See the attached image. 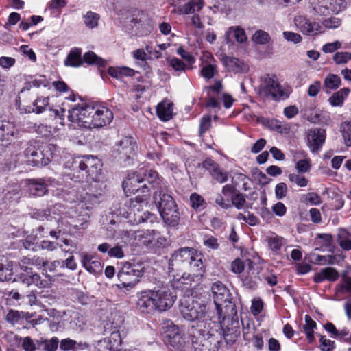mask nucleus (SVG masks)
<instances>
[{"mask_svg": "<svg viewBox=\"0 0 351 351\" xmlns=\"http://www.w3.org/2000/svg\"><path fill=\"white\" fill-rule=\"evenodd\" d=\"M203 256L193 247L176 250L169 261V274L181 283H199L205 273Z\"/></svg>", "mask_w": 351, "mask_h": 351, "instance_id": "1", "label": "nucleus"}, {"mask_svg": "<svg viewBox=\"0 0 351 351\" xmlns=\"http://www.w3.org/2000/svg\"><path fill=\"white\" fill-rule=\"evenodd\" d=\"M66 166L71 169L77 178L86 180V182L97 181L101 171L99 160L93 156H83L72 158L67 162Z\"/></svg>", "mask_w": 351, "mask_h": 351, "instance_id": "2", "label": "nucleus"}, {"mask_svg": "<svg viewBox=\"0 0 351 351\" xmlns=\"http://www.w3.org/2000/svg\"><path fill=\"white\" fill-rule=\"evenodd\" d=\"M154 199L164 222L169 226H177L180 221V215L174 199L166 189L155 191Z\"/></svg>", "mask_w": 351, "mask_h": 351, "instance_id": "3", "label": "nucleus"}, {"mask_svg": "<svg viewBox=\"0 0 351 351\" xmlns=\"http://www.w3.org/2000/svg\"><path fill=\"white\" fill-rule=\"evenodd\" d=\"M143 274L144 268L141 265L125 262L118 271L119 283L117 284V287L119 289L130 290L139 282Z\"/></svg>", "mask_w": 351, "mask_h": 351, "instance_id": "4", "label": "nucleus"}, {"mask_svg": "<svg viewBox=\"0 0 351 351\" xmlns=\"http://www.w3.org/2000/svg\"><path fill=\"white\" fill-rule=\"evenodd\" d=\"M57 151V147L53 144L42 145L36 148L35 146H29L25 149V156L27 161L33 166L43 167L48 165Z\"/></svg>", "mask_w": 351, "mask_h": 351, "instance_id": "5", "label": "nucleus"}, {"mask_svg": "<svg viewBox=\"0 0 351 351\" xmlns=\"http://www.w3.org/2000/svg\"><path fill=\"white\" fill-rule=\"evenodd\" d=\"M123 189L127 195H128V193H142V195H138L135 198L136 203L143 202L149 195V190L147 184L143 183V178L140 171L138 173H133L129 174L128 178L123 182Z\"/></svg>", "mask_w": 351, "mask_h": 351, "instance_id": "6", "label": "nucleus"}, {"mask_svg": "<svg viewBox=\"0 0 351 351\" xmlns=\"http://www.w3.org/2000/svg\"><path fill=\"white\" fill-rule=\"evenodd\" d=\"M206 304L201 300L186 298L180 301V311L189 321L202 319L206 317Z\"/></svg>", "mask_w": 351, "mask_h": 351, "instance_id": "7", "label": "nucleus"}, {"mask_svg": "<svg viewBox=\"0 0 351 351\" xmlns=\"http://www.w3.org/2000/svg\"><path fill=\"white\" fill-rule=\"evenodd\" d=\"M154 290L158 306V312L162 313L170 309L176 298L174 285L171 281Z\"/></svg>", "mask_w": 351, "mask_h": 351, "instance_id": "8", "label": "nucleus"}, {"mask_svg": "<svg viewBox=\"0 0 351 351\" xmlns=\"http://www.w3.org/2000/svg\"><path fill=\"white\" fill-rule=\"evenodd\" d=\"M221 325L225 341L228 344L234 343L241 334L237 311L236 310L235 315L230 312L224 313Z\"/></svg>", "mask_w": 351, "mask_h": 351, "instance_id": "9", "label": "nucleus"}, {"mask_svg": "<svg viewBox=\"0 0 351 351\" xmlns=\"http://www.w3.org/2000/svg\"><path fill=\"white\" fill-rule=\"evenodd\" d=\"M215 304L224 307V313L236 314V306L231 301L230 293L226 286L220 281L214 282L211 287Z\"/></svg>", "mask_w": 351, "mask_h": 351, "instance_id": "10", "label": "nucleus"}, {"mask_svg": "<svg viewBox=\"0 0 351 351\" xmlns=\"http://www.w3.org/2000/svg\"><path fill=\"white\" fill-rule=\"evenodd\" d=\"M93 105L82 104L72 107L69 111L70 121L77 123L79 126L91 129Z\"/></svg>", "mask_w": 351, "mask_h": 351, "instance_id": "11", "label": "nucleus"}, {"mask_svg": "<svg viewBox=\"0 0 351 351\" xmlns=\"http://www.w3.org/2000/svg\"><path fill=\"white\" fill-rule=\"evenodd\" d=\"M260 93L265 97H271L273 99H285L287 95L283 88L274 76L267 75L260 86Z\"/></svg>", "mask_w": 351, "mask_h": 351, "instance_id": "12", "label": "nucleus"}, {"mask_svg": "<svg viewBox=\"0 0 351 351\" xmlns=\"http://www.w3.org/2000/svg\"><path fill=\"white\" fill-rule=\"evenodd\" d=\"M92 128H99L108 125L113 119L112 112L101 105H93Z\"/></svg>", "mask_w": 351, "mask_h": 351, "instance_id": "13", "label": "nucleus"}, {"mask_svg": "<svg viewBox=\"0 0 351 351\" xmlns=\"http://www.w3.org/2000/svg\"><path fill=\"white\" fill-rule=\"evenodd\" d=\"M154 289H147L139 293L136 306L144 313L158 312V306Z\"/></svg>", "mask_w": 351, "mask_h": 351, "instance_id": "14", "label": "nucleus"}, {"mask_svg": "<svg viewBox=\"0 0 351 351\" xmlns=\"http://www.w3.org/2000/svg\"><path fill=\"white\" fill-rule=\"evenodd\" d=\"M346 7L343 0H317L313 6L315 13L318 15H328L338 13Z\"/></svg>", "mask_w": 351, "mask_h": 351, "instance_id": "15", "label": "nucleus"}, {"mask_svg": "<svg viewBox=\"0 0 351 351\" xmlns=\"http://www.w3.org/2000/svg\"><path fill=\"white\" fill-rule=\"evenodd\" d=\"M22 270L23 272L19 274V278L23 285L29 286L30 285H35L40 288H45L50 286L51 281L49 279H41L40 276L34 273L32 269L28 267V266H22Z\"/></svg>", "mask_w": 351, "mask_h": 351, "instance_id": "16", "label": "nucleus"}, {"mask_svg": "<svg viewBox=\"0 0 351 351\" xmlns=\"http://www.w3.org/2000/svg\"><path fill=\"white\" fill-rule=\"evenodd\" d=\"M326 130L322 128H314L308 130L306 135V143L311 152L317 153L325 143Z\"/></svg>", "mask_w": 351, "mask_h": 351, "instance_id": "17", "label": "nucleus"}, {"mask_svg": "<svg viewBox=\"0 0 351 351\" xmlns=\"http://www.w3.org/2000/svg\"><path fill=\"white\" fill-rule=\"evenodd\" d=\"M197 336L194 335L192 344L195 351H214L213 343L215 341V335L210 331H198Z\"/></svg>", "mask_w": 351, "mask_h": 351, "instance_id": "18", "label": "nucleus"}, {"mask_svg": "<svg viewBox=\"0 0 351 351\" xmlns=\"http://www.w3.org/2000/svg\"><path fill=\"white\" fill-rule=\"evenodd\" d=\"M294 22L297 27L304 34L314 36L323 33V27L316 22H311L303 16L295 17Z\"/></svg>", "mask_w": 351, "mask_h": 351, "instance_id": "19", "label": "nucleus"}, {"mask_svg": "<svg viewBox=\"0 0 351 351\" xmlns=\"http://www.w3.org/2000/svg\"><path fill=\"white\" fill-rule=\"evenodd\" d=\"M117 152L119 159L126 160L131 158L136 153V142L134 138L125 136L120 140Z\"/></svg>", "mask_w": 351, "mask_h": 351, "instance_id": "20", "label": "nucleus"}, {"mask_svg": "<svg viewBox=\"0 0 351 351\" xmlns=\"http://www.w3.org/2000/svg\"><path fill=\"white\" fill-rule=\"evenodd\" d=\"M221 62L229 72L234 73H244L249 70L248 66L241 60L232 56L221 55Z\"/></svg>", "mask_w": 351, "mask_h": 351, "instance_id": "21", "label": "nucleus"}, {"mask_svg": "<svg viewBox=\"0 0 351 351\" xmlns=\"http://www.w3.org/2000/svg\"><path fill=\"white\" fill-rule=\"evenodd\" d=\"M121 344V338L118 330L112 331L110 335L98 341V351H118Z\"/></svg>", "mask_w": 351, "mask_h": 351, "instance_id": "22", "label": "nucleus"}, {"mask_svg": "<svg viewBox=\"0 0 351 351\" xmlns=\"http://www.w3.org/2000/svg\"><path fill=\"white\" fill-rule=\"evenodd\" d=\"M25 184L32 195L41 197L47 191V184L43 179H29Z\"/></svg>", "mask_w": 351, "mask_h": 351, "instance_id": "23", "label": "nucleus"}, {"mask_svg": "<svg viewBox=\"0 0 351 351\" xmlns=\"http://www.w3.org/2000/svg\"><path fill=\"white\" fill-rule=\"evenodd\" d=\"M206 317L204 320L213 321V322H221V318L224 316V307L221 305H217L214 302H210L206 304Z\"/></svg>", "mask_w": 351, "mask_h": 351, "instance_id": "24", "label": "nucleus"}, {"mask_svg": "<svg viewBox=\"0 0 351 351\" xmlns=\"http://www.w3.org/2000/svg\"><path fill=\"white\" fill-rule=\"evenodd\" d=\"M204 7L203 0H190L182 6L174 8L173 12L180 15L194 14Z\"/></svg>", "mask_w": 351, "mask_h": 351, "instance_id": "25", "label": "nucleus"}, {"mask_svg": "<svg viewBox=\"0 0 351 351\" xmlns=\"http://www.w3.org/2000/svg\"><path fill=\"white\" fill-rule=\"evenodd\" d=\"M141 176L143 178V182H147L149 184L157 191L163 188V181L158 173L152 169L149 170H140Z\"/></svg>", "mask_w": 351, "mask_h": 351, "instance_id": "26", "label": "nucleus"}, {"mask_svg": "<svg viewBox=\"0 0 351 351\" xmlns=\"http://www.w3.org/2000/svg\"><path fill=\"white\" fill-rule=\"evenodd\" d=\"M82 263L84 267L90 273L98 274L102 271L101 263L91 255L82 254Z\"/></svg>", "mask_w": 351, "mask_h": 351, "instance_id": "27", "label": "nucleus"}, {"mask_svg": "<svg viewBox=\"0 0 351 351\" xmlns=\"http://www.w3.org/2000/svg\"><path fill=\"white\" fill-rule=\"evenodd\" d=\"M339 277V272L335 268L325 267L315 274L313 277V281L316 283L322 282L324 280L334 282Z\"/></svg>", "mask_w": 351, "mask_h": 351, "instance_id": "28", "label": "nucleus"}, {"mask_svg": "<svg viewBox=\"0 0 351 351\" xmlns=\"http://www.w3.org/2000/svg\"><path fill=\"white\" fill-rule=\"evenodd\" d=\"M346 292L351 293V276H348L347 271H343L341 274V282L335 289V300H341V295Z\"/></svg>", "mask_w": 351, "mask_h": 351, "instance_id": "29", "label": "nucleus"}, {"mask_svg": "<svg viewBox=\"0 0 351 351\" xmlns=\"http://www.w3.org/2000/svg\"><path fill=\"white\" fill-rule=\"evenodd\" d=\"M258 280H261V278L258 276V272L254 269L247 271L242 279L243 285L249 289H255Z\"/></svg>", "mask_w": 351, "mask_h": 351, "instance_id": "30", "label": "nucleus"}, {"mask_svg": "<svg viewBox=\"0 0 351 351\" xmlns=\"http://www.w3.org/2000/svg\"><path fill=\"white\" fill-rule=\"evenodd\" d=\"M15 128L12 123L7 121H0V142H7L14 136Z\"/></svg>", "mask_w": 351, "mask_h": 351, "instance_id": "31", "label": "nucleus"}, {"mask_svg": "<svg viewBox=\"0 0 351 351\" xmlns=\"http://www.w3.org/2000/svg\"><path fill=\"white\" fill-rule=\"evenodd\" d=\"M12 274V263L4 256H0V280H10Z\"/></svg>", "mask_w": 351, "mask_h": 351, "instance_id": "32", "label": "nucleus"}, {"mask_svg": "<svg viewBox=\"0 0 351 351\" xmlns=\"http://www.w3.org/2000/svg\"><path fill=\"white\" fill-rule=\"evenodd\" d=\"M173 104L167 101L160 103L156 109L157 114L163 121H168L172 117Z\"/></svg>", "mask_w": 351, "mask_h": 351, "instance_id": "33", "label": "nucleus"}, {"mask_svg": "<svg viewBox=\"0 0 351 351\" xmlns=\"http://www.w3.org/2000/svg\"><path fill=\"white\" fill-rule=\"evenodd\" d=\"M167 343L176 351H186V349L190 347V343L185 341L181 332L173 337L172 339Z\"/></svg>", "mask_w": 351, "mask_h": 351, "instance_id": "34", "label": "nucleus"}, {"mask_svg": "<svg viewBox=\"0 0 351 351\" xmlns=\"http://www.w3.org/2000/svg\"><path fill=\"white\" fill-rule=\"evenodd\" d=\"M82 51L80 49H75L70 51L66 60L64 64L73 67H77L82 64L83 60L81 56Z\"/></svg>", "mask_w": 351, "mask_h": 351, "instance_id": "35", "label": "nucleus"}, {"mask_svg": "<svg viewBox=\"0 0 351 351\" xmlns=\"http://www.w3.org/2000/svg\"><path fill=\"white\" fill-rule=\"evenodd\" d=\"M264 124L269 130L279 133L287 134L290 129L287 123L274 119L265 121Z\"/></svg>", "mask_w": 351, "mask_h": 351, "instance_id": "36", "label": "nucleus"}, {"mask_svg": "<svg viewBox=\"0 0 351 351\" xmlns=\"http://www.w3.org/2000/svg\"><path fill=\"white\" fill-rule=\"evenodd\" d=\"M162 332L164 339L166 342L172 339L173 337L176 336L180 332L178 327L175 325L171 321L167 320L162 324Z\"/></svg>", "mask_w": 351, "mask_h": 351, "instance_id": "37", "label": "nucleus"}, {"mask_svg": "<svg viewBox=\"0 0 351 351\" xmlns=\"http://www.w3.org/2000/svg\"><path fill=\"white\" fill-rule=\"evenodd\" d=\"M350 91L348 88H343L339 91L335 92L328 99L330 104L332 106H342L344 99L348 96Z\"/></svg>", "mask_w": 351, "mask_h": 351, "instance_id": "38", "label": "nucleus"}, {"mask_svg": "<svg viewBox=\"0 0 351 351\" xmlns=\"http://www.w3.org/2000/svg\"><path fill=\"white\" fill-rule=\"evenodd\" d=\"M232 38H234L239 43H243L247 38L243 29L238 27H231L226 32V39L228 41H232Z\"/></svg>", "mask_w": 351, "mask_h": 351, "instance_id": "39", "label": "nucleus"}, {"mask_svg": "<svg viewBox=\"0 0 351 351\" xmlns=\"http://www.w3.org/2000/svg\"><path fill=\"white\" fill-rule=\"evenodd\" d=\"M305 325L303 326L304 330L306 333V338L309 341L310 343H312L315 340L314 337V329L316 328L317 324L315 321H313L311 316L308 315H305Z\"/></svg>", "mask_w": 351, "mask_h": 351, "instance_id": "40", "label": "nucleus"}, {"mask_svg": "<svg viewBox=\"0 0 351 351\" xmlns=\"http://www.w3.org/2000/svg\"><path fill=\"white\" fill-rule=\"evenodd\" d=\"M83 60L88 64H95L99 67H104L106 64V61L104 59L90 51L84 53Z\"/></svg>", "mask_w": 351, "mask_h": 351, "instance_id": "41", "label": "nucleus"}, {"mask_svg": "<svg viewBox=\"0 0 351 351\" xmlns=\"http://www.w3.org/2000/svg\"><path fill=\"white\" fill-rule=\"evenodd\" d=\"M341 78L337 75L329 74L327 75L324 82V88L329 90L338 88L341 85Z\"/></svg>", "mask_w": 351, "mask_h": 351, "instance_id": "42", "label": "nucleus"}, {"mask_svg": "<svg viewBox=\"0 0 351 351\" xmlns=\"http://www.w3.org/2000/svg\"><path fill=\"white\" fill-rule=\"evenodd\" d=\"M36 343L38 347L43 346V349L45 351H56L58 348L59 340L57 337H54L49 340H37Z\"/></svg>", "mask_w": 351, "mask_h": 351, "instance_id": "43", "label": "nucleus"}, {"mask_svg": "<svg viewBox=\"0 0 351 351\" xmlns=\"http://www.w3.org/2000/svg\"><path fill=\"white\" fill-rule=\"evenodd\" d=\"M27 313L22 311L10 310L6 315V321L12 324H15L20 319H27Z\"/></svg>", "mask_w": 351, "mask_h": 351, "instance_id": "44", "label": "nucleus"}, {"mask_svg": "<svg viewBox=\"0 0 351 351\" xmlns=\"http://www.w3.org/2000/svg\"><path fill=\"white\" fill-rule=\"evenodd\" d=\"M201 75L205 78L210 80L217 73V66L216 64L201 66Z\"/></svg>", "mask_w": 351, "mask_h": 351, "instance_id": "45", "label": "nucleus"}, {"mask_svg": "<svg viewBox=\"0 0 351 351\" xmlns=\"http://www.w3.org/2000/svg\"><path fill=\"white\" fill-rule=\"evenodd\" d=\"M169 64L175 71H185L187 69H192L193 66H189L178 58H172L168 60Z\"/></svg>", "mask_w": 351, "mask_h": 351, "instance_id": "46", "label": "nucleus"}, {"mask_svg": "<svg viewBox=\"0 0 351 351\" xmlns=\"http://www.w3.org/2000/svg\"><path fill=\"white\" fill-rule=\"evenodd\" d=\"M84 17V23L88 28L93 29L97 26L99 19L98 14L88 11Z\"/></svg>", "mask_w": 351, "mask_h": 351, "instance_id": "47", "label": "nucleus"}, {"mask_svg": "<svg viewBox=\"0 0 351 351\" xmlns=\"http://www.w3.org/2000/svg\"><path fill=\"white\" fill-rule=\"evenodd\" d=\"M49 97H38L34 103L35 108L32 109V112H36L37 114L42 113L49 105Z\"/></svg>", "mask_w": 351, "mask_h": 351, "instance_id": "48", "label": "nucleus"}, {"mask_svg": "<svg viewBox=\"0 0 351 351\" xmlns=\"http://www.w3.org/2000/svg\"><path fill=\"white\" fill-rule=\"evenodd\" d=\"M341 132L346 145L351 146V123L346 121L341 123Z\"/></svg>", "mask_w": 351, "mask_h": 351, "instance_id": "49", "label": "nucleus"}, {"mask_svg": "<svg viewBox=\"0 0 351 351\" xmlns=\"http://www.w3.org/2000/svg\"><path fill=\"white\" fill-rule=\"evenodd\" d=\"M341 25V19L337 16H332L322 21L323 29H336Z\"/></svg>", "mask_w": 351, "mask_h": 351, "instance_id": "50", "label": "nucleus"}, {"mask_svg": "<svg viewBox=\"0 0 351 351\" xmlns=\"http://www.w3.org/2000/svg\"><path fill=\"white\" fill-rule=\"evenodd\" d=\"M289 180L291 182L295 183L300 187H305L308 183V180L304 176L298 173H290Z\"/></svg>", "mask_w": 351, "mask_h": 351, "instance_id": "51", "label": "nucleus"}, {"mask_svg": "<svg viewBox=\"0 0 351 351\" xmlns=\"http://www.w3.org/2000/svg\"><path fill=\"white\" fill-rule=\"evenodd\" d=\"M177 53L186 61V64L189 66H192V65L195 62V58L193 56H192L189 52L184 50L183 47L180 46L177 49Z\"/></svg>", "mask_w": 351, "mask_h": 351, "instance_id": "52", "label": "nucleus"}, {"mask_svg": "<svg viewBox=\"0 0 351 351\" xmlns=\"http://www.w3.org/2000/svg\"><path fill=\"white\" fill-rule=\"evenodd\" d=\"M19 342L25 351H35L36 345L30 337H20Z\"/></svg>", "mask_w": 351, "mask_h": 351, "instance_id": "53", "label": "nucleus"}, {"mask_svg": "<svg viewBox=\"0 0 351 351\" xmlns=\"http://www.w3.org/2000/svg\"><path fill=\"white\" fill-rule=\"evenodd\" d=\"M253 40L258 44L264 45L269 42L270 36L267 32L258 30L254 34Z\"/></svg>", "mask_w": 351, "mask_h": 351, "instance_id": "54", "label": "nucleus"}, {"mask_svg": "<svg viewBox=\"0 0 351 351\" xmlns=\"http://www.w3.org/2000/svg\"><path fill=\"white\" fill-rule=\"evenodd\" d=\"M332 59L337 64H345L351 60V53L347 51L337 52L334 54Z\"/></svg>", "mask_w": 351, "mask_h": 351, "instance_id": "55", "label": "nucleus"}, {"mask_svg": "<svg viewBox=\"0 0 351 351\" xmlns=\"http://www.w3.org/2000/svg\"><path fill=\"white\" fill-rule=\"evenodd\" d=\"M320 350L322 351H332L335 348V342L327 339L325 336L319 335Z\"/></svg>", "mask_w": 351, "mask_h": 351, "instance_id": "56", "label": "nucleus"}, {"mask_svg": "<svg viewBox=\"0 0 351 351\" xmlns=\"http://www.w3.org/2000/svg\"><path fill=\"white\" fill-rule=\"evenodd\" d=\"M190 202L191 206L194 209H199L201 207L204 208L205 204L204 199L199 195L194 193L190 197Z\"/></svg>", "mask_w": 351, "mask_h": 351, "instance_id": "57", "label": "nucleus"}, {"mask_svg": "<svg viewBox=\"0 0 351 351\" xmlns=\"http://www.w3.org/2000/svg\"><path fill=\"white\" fill-rule=\"evenodd\" d=\"M232 204L238 209L243 207L246 202L245 196L239 193H234L231 197Z\"/></svg>", "mask_w": 351, "mask_h": 351, "instance_id": "58", "label": "nucleus"}, {"mask_svg": "<svg viewBox=\"0 0 351 351\" xmlns=\"http://www.w3.org/2000/svg\"><path fill=\"white\" fill-rule=\"evenodd\" d=\"M268 245L272 250H279L282 245V238L278 236H273L267 238Z\"/></svg>", "mask_w": 351, "mask_h": 351, "instance_id": "59", "label": "nucleus"}, {"mask_svg": "<svg viewBox=\"0 0 351 351\" xmlns=\"http://www.w3.org/2000/svg\"><path fill=\"white\" fill-rule=\"evenodd\" d=\"M287 193V186L285 183L280 182L276 186L275 194L278 199L284 198Z\"/></svg>", "mask_w": 351, "mask_h": 351, "instance_id": "60", "label": "nucleus"}, {"mask_svg": "<svg viewBox=\"0 0 351 351\" xmlns=\"http://www.w3.org/2000/svg\"><path fill=\"white\" fill-rule=\"evenodd\" d=\"M211 176L217 182H218L219 183H224L228 179V176L227 172L221 169L220 167L219 169H217V171H215V173H213V174Z\"/></svg>", "mask_w": 351, "mask_h": 351, "instance_id": "61", "label": "nucleus"}, {"mask_svg": "<svg viewBox=\"0 0 351 351\" xmlns=\"http://www.w3.org/2000/svg\"><path fill=\"white\" fill-rule=\"evenodd\" d=\"M202 166L205 169L210 172V175H212L213 173H215V171L219 168V165L210 158L206 159L203 162Z\"/></svg>", "mask_w": 351, "mask_h": 351, "instance_id": "62", "label": "nucleus"}, {"mask_svg": "<svg viewBox=\"0 0 351 351\" xmlns=\"http://www.w3.org/2000/svg\"><path fill=\"white\" fill-rule=\"evenodd\" d=\"M202 166L205 169L210 172V175H212L213 173H215V171L219 168V165L210 158L206 159L203 162Z\"/></svg>", "mask_w": 351, "mask_h": 351, "instance_id": "63", "label": "nucleus"}, {"mask_svg": "<svg viewBox=\"0 0 351 351\" xmlns=\"http://www.w3.org/2000/svg\"><path fill=\"white\" fill-rule=\"evenodd\" d=\"M211 125L210 116H204L202 118L199 125V134L202 135L210 128Z\"/></svg>", "mask_w": 351, "mask_h": 351, "instance_id": "64", "label": "nucleus"}]
</instances>
